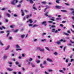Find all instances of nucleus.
Returning <instances> with one entry per match:
<instances>
[{
	"label": "nucleus",
	"mask_w": 74,
	"mask_h": 74,
	"mask_svg": "<svg viewBox=\"0 0 74 74\" xmlns=\"http://www.w3.org/2000/svg\"><path fill=\"white\" fill-rule=\"evenodd\" d=\"M18 2V0H13V1H11V3L12 4L15 5H16V4Z\"/></svg>",
	"instance_id": "obj_1"
},
{
	"label": "nucleus",
	"mask_w": 74,
	"mask_h": 74,
	"mask_svg": "<svg viewBox=\"0 0 74 74\" xmlns=\"http://www.w3.org/2000/svg\"><path fill=\"white\" fill-rule=\"evenodd\" d=\"M62 41H63V42H66V40H63V39H61V40H60L59 41H57L56 42V43L57 44H60V42H62Z\"/></svg>",
	"instance_id": "obj_2"
},
{
	"label": "nucleus",
	"mask_w": 74,
	"mask_h": 74,
	"mask_svg": "<svg viewBox=\"0 0 74 74\" xmlns=\"http://www.w3.org/2000/svg\"><path fill=\"white\" fill-rule=\"evenodd\" d=\"M48 11L46 12L45 14V15L46 16H48V18H51L52 17V16H49L48 15Z\"/></svg>",
	"instance_id": "obj_3"
},
{
	"label": "nucleus",
	"mask_w": 74,
	"mask_h": 74,
	"mask_svg": "<svg viewBox=\"0 0 74 74\" xmlns=\"http://www.w3.org/2000/svg\"><path fill=\"white\" fill-rule=\"evenodd\" d=\"M47 60L48 62H51V63H52V62H53V60L52 59H50V58H47Z\"/></svg>",
	"instance_id": "obj_4"
},
{
	"label": "nucleus",
	"mask_w": 74,
	"mask_h": 74,
	"mask_svg": "<svg viewBox=\"0 0 74 74\" xmlns=\"http://www.w3.org/2000/svg\"><path fill=\"white\" fill-rule=\"evenodd\" d=\"M33 22V20L32 19H29L27 22V23L29 22L30 23H32Z\"/></svg>",
	"instance_id": "obj_5"
},
{
	"label": "nucleus",
	"mask_w": 74,
	"mask_h": 74,
	"mask_svg": "<svg viewBox=\"0 0 74 74\" xmlns=\"http://www.w3.org/2000/svg\"><path fill=\"white\" fill-rule=\"evenodd\" d=\"M33 1H35V0H33ZM27 1H28L30 2V3L31 4H33V1L32 0H27Z\"/></svg>",
	"instance_id": "obj_6"
},
{
	"label": "nucleus",
	"mask_w": 74,
	"mask_h": 74,
	"mask_svg": "<svg viewBox=\"0 0 74 74\" xmlns=\"http://www.w3.org/2000/svg\"><path fill=\"white\" fill-rule=\"evenodd\" d=\"M7 70L9 71H13V69L10 68H7Z\"/></svg>",
	"instance_id": "obj_7"
},
{
	"label": "nucleus",
	"mask_w": 74,
	"mask_h": 74,
	"mask_svg": "<svg viewBox=\"0 0 74 74\" xmlns=\"http://www.w3.org/2000/svg\"><path fill=\"white\" fill-rule=\"evenodd\" d=\"M6 33H7V34L6 35L7 37H8V36H9V34H10V31H6Z\"/></svg>",
	"instance_id": "obj_8"
},
{
	"label": "nucleus",
	"mask_w": 74,
	"mask_h": 74,
	"mask_svg": "<svg viewBox=\"0 0 74 74\" xmlns=\"http://www.w3.org/2000/svg\"><path fill=\"white\" fill-rule=\"evenodd\" d=\"M21 12L22 13V16H24V15H25V13H24V12H23V10L22 9H21Z\"/></svg>",
	"instance_id": "obj_9"
},
{
	"label": "nucleus",
	"mask_w": 74,
	"mask_h": 74,
	"mask_svg": "<svg viewBox=\"0 0 74 74\" xmlns=\"http://www.w3.org/2000/svg\"><path fill=\"white\" fill-rule=\"evenodd\" d=\"M6 16H7L8 18H10L11 17V15L8 13L6 14Z\"/></svg>",
	"instance_id": "obj_10"
},
{
	"label": "nucleus",
	"mask_w": 74,
	"mask_h": 74,
	"mask_svg": "<svg viewBox=\"0 0 74 74\" xmlns=\"http://www.w3.org/2000/svg\"><path fill=\"white\" fill-rule=\"evenodd\" d=\"M38 49H39V50L40 51H44V49H42L40 48L39 47V48H38Z\"/></svg>",
	"instance_id": "obj_11"
},
{
	"label": "nucleus",
	"mask_w": 74,
	"mask_h": 74,
	"mask_svg": "<svg viewBox=\"0 0 74 74\" xmlns=\"http://www.w3.org/2000/svg\"><path fill=\"white\" fill-rule=\"evenodd\" d=\"M5 29V27L4 26H2L1 27H0V29L3 30V29Z\"/></svg>",
	"instance_id": "obj_12"
},
{
	"label": "nucleus",
	"mask_w": 74,
	"mask_h": 74,
	"mask_svg": "<svg viewBox=\"0 0 74 74\" xmlns=\"http://www.w3.org/2000/svg\"><path fill=\"white\" fill-rule=\"evenodd\" d=\"M46 23H47V21H44L42 23V25L45 24V26H46V25H47V24H45Z\"/></svg>",
	"instance_id": "obj_13"
},
{
	"label": "nucleus",
	"mask_w": 74,
	"mask_h": 74,
	"mask_svg": "<svg viewBox=\"0 0 74 74\" xmlns=\"http://www.w3.org/2000/svg\"><path fill=\"white\" fill-rule=\"evenodd\" d=\"M10 45H8L6 48L5 49V51H7V50H8V49H9V48H10Z\"/></svg>",
	"instance_id": "obj_14"
},
{
	"label": "nucleus",
	"mask_w": 74,
	"mask_h": 74,
	"mask_svg": "<svg viewBox=\"0 0 74 74\" xmlns=\"http://www.w3.org/2000/svg\"><path fill=\"white\" fill-rule=\"evenodd\" d=\"M7 56L5 55L3 57V59L4 60L5 59H7Z\"/></svg>",
	"instance_id": "obj_15"
},
{
	"label": "nucleus",
	"mask_w": 74,
	"mask_h": 74,
	"mask_svg": "<svg viewBox=\"0 0 74 74\" xmlns=\"http://www.w3.org/2000/svg\"><path fill=\"white\" fill-rule=\"evenodd\" d=\"M38 25L37 24H34L33 26V27H38Z\"/></svg>",
	"instance_id": "obj_16"
},
{
	"label": "nucleus",
	"mask_w": 74,
	"mask_h": 74,
	"mask_svg": "<svg viewBox=\"0 0 74 74\" xmlns=\"http://www.w3.org/2000/svg\"><path fill=\"white\" fill-rule=\"evenodd\" d=\"M56 7L58 8V9H60V8H61V6L56 5Z\"/></svg>",
	"instance_id": "obj_17"
},
{
	"label": "nucleus",
	"mask_w": 74,
	"mask_h": 74,
	"mask_svg": "<svg viewBox=\"0 0 74 74\" xmlns=\"http://www.w3.org/2000/svg\"><path fill=\"white\" fill-rule=\"evenodd\" d=\"M45 49H47V50L48 51H50V50L49 49V48H48V47H45Z\"/></svg>",
	"instance_id": "obj_18"
},
{
	"label": "nucleus",
	"mask_w": 74,
	"mask_h": 74,
	"mask_svg": "<svg viewBox=\"0 0 74 74\" xmlns=\"http://www.w3.org/2000/svg\"><path fill=\"white\" fill-rule=\"evenodd\" d=\"M22 49H18V48H17L16 49V51H22Z\"/></svg>",
	"instance_id": "obj_19"
},
{
	"label": "nucleus",
	"mask_w": 74,
	"mask_h": 74,
	"mask_svg": "<svg viewBox=\"0 0 74 74\" xmlns=\"http://www.w3.org/2000/svg\"><path fill=\"white\" fill-rule=\"evenodd\" d=\"M59 72H60V73H64V71L60 69L59 70Z\"/></svg>",
	"instance_id": "obj_20"
},
{
	"label": "nucleus",
	"mask_w": 74,
	"mask_h": 74,
	"mask_svg": "<svg viewBox=\"0 0 74 74\" xmlns=\"http://www.w3.org/2000/svg\"><path fill=\"white\" fill-rule=\"evenodd\" d=\"M16 47L17 48H20V46L18 45H16Z\"/></svg>",
	"instance_id": "obj_21"
},
{
	"label": "nucleus",
	"mask_w": 74,
	"mask_h": 74,
	"mask_svg": "<svg viewBox=\"0 0 74 74\" xmlns=\"http://www.w3.org/2000/svg\"><path fill=\"white\" fill-rule=\"evenodd\" d=\"M37 41V39H34L32 40V42H36V41Z\"/></svg>",
	"instance_id": "obj_22"
},
{
	"label": "nucleus",
	"mask_w": 74,
	"mask_h": 74,
	"mask_svg": "<svg viewBox=\"0 0 74 74\" xmlns=\"http://www.w3.org/2000/svg\"><path fill=\"white\" fill-rule=\"evenodd\" d=\"M40 66L41 67V69H43V68L44 67V66H43V65L42 64H40Z\"/></svg>",
	"instance_id": "obj_23"
},
{
	"label": "nucleus",
	"mask_w": 74,
	"mask_h": 74,
	"mask_svg": "<svg viewBox=\"0 0 74 74\" xmlns=\"http://www.w3.org/2000/svg\"><path fill=\"white\" fill-rule=\"evenodd\" d=\"M46 40V39H43L41 40V41H42V42H44Z\"/></svg>",
	"instance_id": "obj_24"
},
{
	"label": "nucleus",
	"mask_w": 74,
	"mask_h": 74,
	"mask_svg": "<svg viewBox=\"0 0 74 74\" xmlns=\"http://www.w3.org/2000/svg\"><path fill=\"white\" fill-rule=\"evenodd\" d=\"M54 19H55V17H52L50 19V20H51V21H55V20Z\"/></svg>",
	"instance_id": "obj_25"
},
{
	"label": "nucleus",
	"mask_w": 74,
	"mask_h": 74,
	"mask_svg": "<svg viewBox=\"0 0 74 74\" xmlns=\"http://www.w3.org/2000/svg\"><path fill=\"white\" fill-rule=\"evenodd\" d=\"M25 36V34H23V35H21V38H23Z\"/></svg>",
	"instance_id": "obj_26"
},
{
	"label": "nucleus",
	"mask_w": 74,
	"mask_h": 74,
	"mask_svg": "<svg viewBox=\"0 0 74 74\" xmlns=\"http://www.w3.org/2000/svg\"><path fill=\"white\" fill-rule=\"evenodd\" d=\"M61 11H62V12H67L66 10H61Z\"/></svg>",
	"instance_id": "obj_27"
},
{
	"label": "nucleus",
	"mask_w": 74,
	"mask_h": 74,
	"mask_svg": "<svg viewBox=\"0 0 74 74\" xmlns=\"http://www.w3.org/2000/svg\"><path fill=\"white\" fill-rule=\"evenodd\" d=\"M42 3L43 4H46L47 2L45 1H42Z\"/></svg>",
	"instance_id": "obj_28"
},
{
	"label": "nucleus",
	"mask_w": 74,
	"mask_h": 74,
	"mask_svg": "<svg viewBox=\"0 0 74 74\" xmlns=\"http://www.w3.org/2000/svg\"><path fill=\"white\" fill-rule=\"evenodd\" d=\"M0 44L2 46H3V45H4V44L2 42H1V41H0Z\"/></svg>",
	"instance_id": "obj_29"
},
{
	"label": "nucleus",
	"mask_w": 74,
	"mask_h": 74,
	"mask_svg": "<svg viewBox=\"0 0 74 74\" xmlns=\"http://www.w3.org/2000/svg\"><path fill=\"white\" fill-rule=\"evenodd\" d=\"M33 9L34 11H35V10H37V8L34 7V6H33Z\"/></svg>",
	"instance_id": "obj_30"
},
{
	"label": "nucleus",
	"mask_w": 74,
	"mask_h": 74,
	"mask_svg": "<svg viewBox=\"0 0 74 74\" xmlns=\"http://www.w3.org/2000/svg\"><path fill=\"white\" fill-rule=\"evenodd\" d=\"M46 7H47V8H46L45 9V11H46L47 9V8H49V7L48 6H46Z\"/></svg>",
	"instance_id": "obj_31"
},
{
	"label": "nucleus",
	"mask_w": 74,
	"mask_h": 74,
	"mask_svg": "<svg viewBox=\"0 0 74 74\" xmlns=\"http://www.w3.org/2000/svg\"><path fill=\"white\" fill-rule=\"evenodd\" d=\"M54 55H58V53L57 52H55L54 53Z\"/></svg>",
	"instance_id": "obj_32"
},
{
	"label": "nucleus",
	"mask_w": 74,
	"mask_h": 74,
	"mask_svg": "<svg viewBox=\"0 0 74 74\" xmlns=\"http://www.w3.org/2000/svg\"><path fill=\"white\" fill-rule=\"evenodd\" d=\"M6 9H7V8H3L1 9V10H2V11H4V10H5Z\"/></svg>",
	"instance_id": "obj_33"
},
{
	"label": "nucleus",
	"mask_w": 74,
	"mask_h": 74,
	"mask_svg": "<svg viewBox=\"0 0 74 74\" xmlns=\"http://www.w3.org/2000/svg\"><path fill=\"white\" fill-rule=\"evenodd\" d=\"M9 64H10V67H12V65H11V64H12V62H9Z\"/></svg>",
	"instance_id": "obj_34"
},
{
	"label": "nucleus",
	"mask_w": 74,
	"mask_h": 74,
	"mask_svg": "<svg viewBox=\"0 0 74 74\" xmlns=\"http://www.w3.org/2000/svg\"><path fill=\"white\" fill-rule=\"evenodd\" d=\"M64 34H65V35H66V36H69V34H68L64 32Z\"/></svg>",
	"instance_id": "obj_35"
},
{
	"label": "nucleus",
	"mask_w": 74,
	"mask_h": 74,
	"mask_svg": "<svg viewBox=\"0 0 74 74\" xmlns=\"http://www.w3.org/2000/svg\"><path fill=\"white\" fill-rule=\"evenodd\" d=\"M69 59H66V60L65 62L66 63H68V62H69Z\"/></svg>",
	"instance_id": "obj_36"
},
{
	"label": "nucleus",
	"mask_w": 74,
	"mask_h": 74,
	"mask_svg": "<svg viewBox=\"0 0 74 74\" xmlns=\"http://www.w3.org/2000/svg\"><path fill=\"white\" fill-rule=\"evenodd\" d=\"M29 62H32L33 60V59L32 58H30L29 59Z\"/></svg>",
	"instance_id": "obj_37"
},
{
	"label": "nucleus",
	"mask_w": 74,
	"mask_h": 74,
	"mask_svg": "<svg viewBox=\"0 0 74 74\" xmlns=\"http://www.w3.org/2000/svg\"><path fill=\"white\" fill-rule=\"evenodd\" d=\"M48 71L49 72H52V71H53V70H52V69H49L48 70Z\"/></svg>",
	"instance_id": "obj_38"
},
{
	"label": "nucleus",
	"mask_w": 74,
	"mask_h": 74,
	"mask_svg": "<svg viewBox=\"0 0 74 74\" xmlns=\"http://www.w3.org/2000/svg\"><path fill=\"white\" fill-rule=\"evenodd\" d=\"M60 0H57L56 1L57 3L59 4L60 3H59V1H60Z\"/></svg>",
	"instance_id": "obj_39"
},
{
	"label": "nucleus",
	"mask_w": 74,
	"mask_h": 74,
	"mask_svg": "<svg viewBox=\"0 0 74 74\" xmlns=\"http://www.w3.org/2000/svg\"><path fill=\"white\" fill-rule=\"evenodd\" d=\"M8 39L10 40H12V37L10 36L9 37Z\"/></svg>",
	"instance_id": "obj_40"
},
{
	"label": "nucleus",
	"mask_w": 74,
	"mask_h": 74,
	"mask_svg": "<svg viewBox=\"0 0 74 74\" xmlns=\"http://www.w3.org/2000/svg\"><path fill=\"white\" fill-rule=\"evenodd\" d=\"M55 30H56V29H55V28L53 29L52 32H53V33H54L55 32L54 31H55Z\"/></svg>",
	"instance_id": "obj_41"
},
{
	"label": "nucleus",
	"mask_w": 74,
	"mask_h": 74,
	"mask_svg": "<svg viewBox=\"0 0 74 74\" xmlns=\"http://www.w3.org/2000/svg\"><path fill=\"white\" fill-rule=\"evenodd\" d=\"M31 65H32V67H35V65L33 64H31Z\"/></svg>",
	"instance_id": "obj_42"
},
{
	"label": "nucleus",
	"mask_w": 74,
	"mask_h": 74,
	"mask_svg": "<svg viewBox=\"0 0 74 74\" xmlns=\"http://www.w3.org/2000/svg\"><path fill=\"white\" fill-rule=\"evenodd\" d=\"M40 62V61L37 60L36 61V63H39Z\"/></svg>",
	"instance_id": "obj_43"
},
{
	"label": "nucleus",
	"mask_w": 74,
	"mask_h": 74,
	"mask_svg": "<svg viewBox=\"0 0 74 74\" xmlns=\"http://www.w3.org/2000/svg\"><path fill=\"white\" fill-rule=\"evenodd\" d=\"M22 56L23 57H25V54H22Z\"/></svg>",
	"instance_id": "obj_44"
},
{
	"label": "nucleus",
	"mask_w": 74,
	"mask_h": 74,
	"mask_svg": "<svg viewBox=\"0 0 74 74\" xmlns=\"http://www.w3.org/2000/svg\"><path fill=\"white\" fill-rule=\"evenodd\" d=\"M8 12L9 13H11V11L10 10H8Z\"/></svg>",
	"instance_id": "obj_45"
},
{
	"label": "nucleus",
	"mask_w": 74,
	"mask_h": 74,
	"mask_svg": "<svg viewBox=\"0 0 74 74\" xmlns=\"http://www.w3.org/2000/svg\"><path fill=\"white\" fill-rule=\"evenodd\" d=\"M46 34H47L46 33H43L42 34V36H44V35H46Z\"/></svg>",
	"instance_id": "obj_46"
},
{
	"label": "nucleus",
	"mask_w": 74,
	"mask_h": 74,
	"mask_svg": "<svg viewBox=\"0 0 74 74\" xmlns=\"http://www.w3.org/2000/svg\"><path fill=\"white\" fill-rule=\"evenodd\" d=\"M58 32V30H56L54 32V33H57Z\"/></svg>",
	"instance_id": "obj_47"
},
{
	"label": "nucleus",
	"mask_w": 74,
	"mask_h": 74,
	"mask_svg": "<svg viewBox=\"0 0 74 74\" xmlns=\"http://www.w3.org/2000/svg\"><path fill=\"white\" fill-rule=\"evenodd\" d=\"M14 16L15 17H17V16H18V15L17 14H15L14 15Z\"/></svg>",
	"instance_id": "obj_48"
},
{
	"label": "nucleus",
	"mask_w": 74,
	"mask_h": 74,
	"mask_svg": "<svg viewBox=\"0 0 74 74\" xmlns=\"http://www.w3.org/2000/svg\"><path fill=\"white\" fill-rule=\"evenodd\" d=\"M26 17H24L23 18V20L25 21V20H26Z\"/></svg>",
	"instance_id": "obj_49"
},
{
	"label": "nucleus",
	"mask_w": 74,
	"mask_h": 74,
	"mask_svg": "<svg viewBox=\"0 0 74 74\" xmlns=\"http://www.w3.org/2000/svg\"><path fill=\"white\" fill-rule=\"evenodd\" d=\"M67 32V33H69V34H70V33H71V32H70V30H68Z\"/></svg>",
	"instance_id": "obj_50"
},
{
	"label": "nucleus",
	"mask_w": 74,
	"mask_h": 74,
	"mask_svg": "<svg viewBox=\"0 0 74 74\" xmlns=\"http://www.w3.org/2000/svg\"><path fill=\"white\" fill-rule=\"evenodd\" d=\"M26 17V18H29V15H27Z\"/></svg>",
	"instance_id": "obj_51"
},
{
	"label": "nucleus",
	"mask_w": 74,
	"mask_h": 74,
	"mask_svg": "<svg viewBox=\"0 0 74 74\" xmlns=\"http://www.w3.org/2000/svg\"><path fill=\"white\" fill-rule=\"evenodd\" d=\"M74 60L73 59H71V62H73V61H74Z\"/></svg>",
	"instance_id": "obj_52"
},
{
	"label": "nucleus",
	"mask_w": 74,
	"mask_h": 74,
	"mask_svg": "<svg viewBox=\"0 0 74 74\" xmlns=\"http://www.w3.org/2000/svg\"><path fill=\"white\" fill-rule=\"evenodd\" d=\"M25 12L26 13H27V12H28V11L27 10H24Z\"/></svg>",
	"instance_id": "obj_53"
},
{
	"label": "nucleus",
	"mask_w": 74,
	"mask_h": 74,
	"mask_svg": "<svg viewBox=\"0 0 74 74\" xmlns=\"http://www.w3.org/2000/svg\"><path fill=\"white\" fill-rule=\"evenodd\" d=\"M49 23H53V21H48Z\"/></svg>",
	"instance_id": "obj_54"
},
{
	"label": "nucleus",
	"mask_w": 74,
	"mask_h": 74,
	"mask_svg": "<svg viewBox=\"0 0 74 74\" xmlns=\"http://www.w3.org/2000/svg\"><path fill=\"white\" fill-rule=\"evenodd\" d=\"M17 73L16 72V71H14L13 72V74H16Z\"/></svg>",
	"instance_id": "obj_55"
},
{
	"label": "nucleus",
	"mask_w": 74,
	"mask_h": 74,
	"mask_svg": "<svg viewBox=\"0 0 74 74\" xmlns=\"http://www.w3.org/2000/svg\"><path fill=\"white\" fill-rule=\"evenodd\" d=\"M18 29H16V30H15L14 31V32H15L16 33V32H18Z\"/></svg>",
	"instance_id": "obj_56"
},
{
	"label": "nucleus",
	"mask_w": 74,
	"mask_h": 74,
	"mask_svg": "<svg viewBox=\"0 0 74 74\" xmlns=\"http://www.w3.org/2000/svg\"><path fill=\"white\" fill-rule=\"evenodd\" d=\"M16 64H19V62H16Z\"/></svg>",
	"instance_id": "obj_57"
},
{
	"label": "nucleus",
	"mask_w": 74,
	"mask_h": 74,
	"mask_svg": "<svg viewBox=\"0 0 74 74\" xmlns=\"http://www.w3.org/2000/svg\"><path fill=\"white\" fill-rule=\"evenodd\" d=\"M46 63H47V61H44L43 62V63L44 64H46Z\"/></svg>",
	"instance_id": "obj_58"
},
{
	"label": "nucleus",
	"mask_w": 74,
	"mask_h": 74,
	"mask_svg": "<svg viewBox=\"0 0 74 74\" xmlns=\"http://www.w3.org/2000/svg\"><path fill=\"white\" fill-rule=\"evenodd\" d=\"M29 26H33V24H29Z\"/></svg>",
	"instance_id": "obj_59"
},
{
	"label": "nucleus",
	"mask_w": 74,
	"mask_h": 74,
	"mask_svg": "<svg viewBox=\"0 0 74 74\" xmlns=\"http://www.w3.org/2000/svg\"><path fill=\"white\" fill-rule=\"evenodd\" d=\"M28 37V34H27L25 36V38H27Z\"/></svg>",
	"instance_id": "obj_60"
},
{
	"label": "nucleus",
	"mask_w": 74,
	"mask_h": 74,
	"mask_svg": "<svg viewBox=\"0 0 74 74\" xmlns=\"http://www.w3.org/2000/svg\"><path fill=\"white\" fill-rule=\"evenodd\" d=\"M71 32H73V33H74V31L72 29H71Z\"/></svg>",
	"instance_id": "obj_61"
},
{
	"label": "nucleus",
	"mask_w": 74,
	"mask_h": 74,
	"mask_svg": "<svg viewBox=\"0 0 74 74\" xmlns=\"http://www.w3.org/2000/svg\"><path fill=\"white\" fill-rule=\"evenodd\" d=\"M60 26L61 27H63V24H60Z\"/></svg>",
	"instance_id": "obj_62"
},
{
	"label": "nucleus",
	"mask_w": 74,
	"mask_h": 74,
	"mask_svg": "<svg viewBox=\"0 0 74 74\" xmlns=\"http://www.w3.org/2000/svg\"><path fill=\"white\" fill-rule=\"evenodd\" d=\"M45 74H49L46 71H45Z\"/></svg>",
	"instance_id": "obj_63"
},
{
	"label": "nucleus",
	"mask_w": 74,
	"mask_h": 74,
	"mask_svg": "<svg viewBox=\"0 0 74 74\" xmlns=\"http://www.w3.org/2000/svg\"><path fill=\"white\" fill-rule=\"evenodd\" d=\"M66 47H64V51H65V49H66Z\"/></svg>",
	"instance_id": "obj_64"
}]
</instances>
